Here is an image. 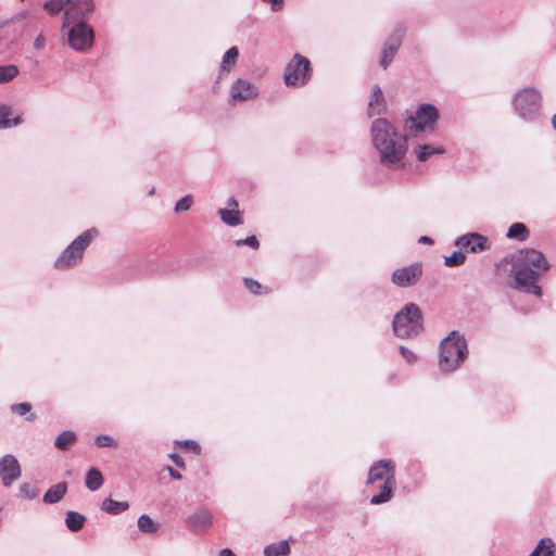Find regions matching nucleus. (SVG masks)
Returning <instances> with one entry per match:
<instances>
[{"label":"nucleus","mask_w":556,"mask_h":556,"mask_svg":"<svg viewBox=\"0 0 556 556\" xmlns=\"http://www.w3.org/2000/svg\"><path fill=\"white\" fill-rule=\"evenodd\" d=\"M548 268L549 265L541 252L534 249L519 251L514 264L515 288L541 295V288L536 282Z\"/></svg>","instance_id":"1"},{"label":"nucleus","mask_w":556,"mask_h":556,"mask_svg":"<svg viewBox=\"0 0 556 556\" xmlns=\"http://www.w3.org/2000/svg\"><path fill=\"white\" fill-rule=\"evenodd\" d=\"M383 481L381 491L370 498L372 505H379L391 500L395 489V464L391 459H381L369 469L367 484Z\"/></svg>","instance_id":"2"},{"label":"nucleus","mask_w":556,"mask_h":556,"mask_svg":"<svg viewBox=\"0 0 556 556\" xmlns=\"http://www.w3.org/2000/svg\"><path fill=\"white\" fill-rule=\"evenodd\" d=\"M465 339L453 331L445 338L440 346L439 366L442 371L451 372L457 369L467 356Z\"/></svg>","instance_id":"3"},{"label":"nucleus","mask_w":556,"mask_h":556,"mask_svg":"<svg viewBox=\"0 0 556 556\" xmlns=\"http://www.w3.org/2000/svg\"><path fill=\"white\" fill-rule=\"evenodd\" d=\"M394 333L400 338L417 336L422 330V318L419 307L406 304L393 319Z\"/></svg>","instance_id":"4"},{"label":"nucleus","mask_w":556,"mask_h":556,"mask_svg":"<svg viewBox=\"0 0 556 556\" xmlns=\"http://www.w3.org/2000/svg\"><path fill=\"white\" fill-rule=\"evenodd\" d=\"M97 235L98 231L92 228L78 236L58 257L54 263L55 268L64 270L78 264L83 260L86 248Z\"/></svg>","instance_id":"5"},{"label":"nucleus","mask_w":556,"mask_h":556,"mask_svg":"<svg viewBox=\"0 0 556 556\" xmlns=\"http://www.w3.org/2000/svg\"><path fill=\"white\" fill-rule=\"evenodd\" d=\"M438 117L439 112L435 106L431 104L420 105L416 114L405 121L406 135L416 137L424 131H433Z\"/></svg>","instance_id":"6"},{"label":"nucleus","mask_w":556,"mask_h":556,"mask_svg":"<svg viewBox=\"0 0 556 556\" xmlns=\"http://www.w3.org/2000/svg\"><path fill=\"white\" fill-rule=\"evenodd\" d=\"M312 75L311 62L301 54H294L285 70V84L291 87H301L307 84Z\"/></svg>","instance_id":"7"},{"label":"nucleus","mask_w":556,"mask_h":556,"mask_svg":"<svg viewBox=\"0 0 556 556\" xmlns=\"http://www.w3.org/2000/svg\"><path fill=\"white\" fill-rule=\"evenodd\" d=\"M514 105L522 118H532L540 111L541 96L533 88H525L515 96Z\"/></svg>","instance_id":"8"},{"label":"nucleus","mask_w":556,"mask_h":556,"mask_svg":"<svg viewBox=\"0 0 556 556\" xmlns=\"http://www.w3.org/2000/svg\"><path fill=\"white\" fill-rule=\"evenodd\" d=\"M68 45L76 51L89 50L94 41L93 29L86 22L73 25L67 34Z\"/></svg>","instance_id":"9"},{"label":"nucleus","mask_w":556,"mask_h":556,"mask_svg":"<svg viewBox=\"0 0 556 556\" xmlns=\"http://www.w3.org/2000/svg\"><path fill=\"white\" fill-rule=\"evenodd\" d=\"M93 9V0H68L64 12L63 28L71 24L75 25L80 21L85 22V18Z\"/></svg>","instance_id":"10"},{"label":"nucleus","mask_w":556,"mask_h":556,"mask_svg":"<svg viewBox=\"0 0 556 556\" xmlns=\"http://www.w3.org/2000/svg\"><path fill=\"white\" fill-rule=\"evenodd\" d=\"M422 276L421 263L410 264L397 268L393 271L391 281L401 288H407L416 285Z\"/></svg>","instance_id":"11"},{"label":"nucleus","mask_w":556,"mask_h":556,"mask_svg":"<svg viewBox=\"0 0 556 556\" xmlns=\"http://www.w3.org/2000/svg\"><path fill=\"white\" fill-rule=\"evenodd\" d=\"M386 147V151H379L381 161L390 164L399 163L406 153V139L395 132L387 140Z\"/></svg>","instance_id":"12"},{"label":"nucleus","mask_w":556,"mask_h":556,"mask_svg":"<svg viewBox=\"0 0 556 556\" xmlns=\"http://www.w3.org/2000/svg\"><path fill=\"white\" fill-rule=\"evenodd\" d=\"M393 126L384 118H378L372 123V142L378 151H386V142L395 135Z\"/></svg>","instance_id":"13"},{"label":"nucleus","mask_w":556,"mask_h":556,"mask_svg":"<svg viewBox=\"0 0 556 556\" xmlns=\"http://www.w3.org/2000/svg\"><path fill=\"white\" fill-rule=\"evenodd\" d=\"M455 244L464 252L477 253L490 249V241L486 237L471 232L459 237Z\"/></svg>","instance_id":"14"},{"label":"nucleus","mask_w":556,"mask_h":556,"mask_svg":"<svg viewBox=\"0 0 556 556\" xmlns=\"http://www.w3.org/2000/svg\"><path fill=\"white\" fill-rule=\"evenodd\" d=\"M21 477V467L17 459L13 455H5L0 459V478L4 486H9L12 482Z\"/></svg>","instance_id":"15"},{"label":"nucleus","mask_w":556,"mask_h":556,"mask_svg":"<svg viewBox=\"0 0 556 556\" xmlns=\"http://www.w3.org/2000/svg\"><path fill=\"white\" fill-rule=\"evenodd\" d=\"M402 33H395L386 42L380 58V65L383 68H387L393 61L399 48L402 45Z\"/></svg>","instance_id":"16"},{"label":"nucleus","mask_w":556,"mask_h":556,"mask_svg":"<svg viewBox=\"0 0 556 556\" xmlns=\"http://www.w3.org/2000/svg\"><path fill=\"white\" fill-rule=\"evenodd\" d=\"M255 86L249 81L238 79L231 87V98L238 101H245L256 97Z\"/></svg>","instance_id":"17"},{"label":"nucleus","mask_w":556,"mask_h":556,"mask_svg":"<svg viewBox=\"0 0 556 556\" xmlns=\"http://www.w3.org/2000/svg\"><path fill=\"white\" fill-rule=\"evenodd\" d=\"M386 109V102L383 93L379 86H375L372 90L371 99L368 103L369 115H379Z\"/></svg>","instance_id":"18"},{"label":"nucleus","mask_w":556,"mask_h":556,"mask_svg":"<svg viewBox=\"0 0 556 556\" xmlns=\"http://www.w3.org/2000/svg\"><path fill=\"white\" fill-rule=\"evenodd\" d=\"M67 491L66 482H60L51 486L43 495V502L48 504H54L61 501Z\"/></svg>","instance_id":"19"},{"label":"nucleus","mask_w":556,"mask_h":556,"mask_svg":"<svg viewBox=\"0 0 556 556\" xmlns=\"http://www.w3.org/2000/svg\"><path fill=\"white\" fill-rule=\"evenodd\" d=\"M129 508L128 502H117L112 498H105L101 504V509L110 515H117Z\"/></svg>","instance_id":"20"},{"label":"nucleus","mask_w":556,"mask_h":556,"mask_svg":"<svg viewBox=\"0 0 556 556\" xmlns=\"http://www.w3.org/2000/svg\"><path fill=\"white\" fill-rule=\"evenodd\" d=\"M555 544L549 538L542 539L529 556H554Z\"/></svg>","instance_id":"21"},{"label":"nucleus","mask_w":556,"mask_h":556,"mask_svg":"<svg viewBox=\"0 0 556 556\" xmlns=\"http://www.w3.org/2000/svg\"><path fill=\"white\" fill-rule=\"evenodd\" d=\"M290 546L288 541L273 543L264 548V556H288Z\"/></svg>","instance_id":"22"},{"label":"nucleus","mask_w":556,"mask_h":556,"mask_svg":"<svg viewBox=\"0 0 556 556\" xmlns=\"http://www.w3.org/2000/svg\"><path fill=\"white\" fill-rule=\"evenodd\" d=\"M219 216L222 220L229 226H238L242 224L241 212L235 208H220Z\"/></svg>","instance_id":"23"},{"label":"nucleus","mask_w":556,"mask_h":556,"mask_svg":"<svg viewBox=\"0 0 556 556\" xmlns=\"http://www.w3.org/2000/svg\"><path fill=\"white\" fill-rule=\"evenodd\" d=\"M11 108L8 105L0 106V129L1 128H10L12 126H17L22 123V116H16L13 119H10Z\"/></svg>","instance_id":"24"},{"label":"nucleus","mask_w":556,"mask_h":556,"mask_svg":"<svg viewBox=\"0 0 556 556\" xmlns=\"http://www.w3.org/2000/svg\"><path fill=\"white\" fill-rule=\"evenodd\" d=\"M76 434L73 431L67 430L63 431L56 437L54 445L61 451H66L72 444L76 442Z\"/></svg>","instance_id":"25"},{"label":"nucleus","mask_w":556,"mask_h":556,"mask_svg":"<svg viewBox=\"0 0 556 556\" xmlns=\"http://www.w3.org/2000/svg\"><path fill=\"white\" fill-rule=\"evenodd\" d=\"M85 520L86 518L79 513L72 510L66 513L65 523L71 531L76 532L83 529Z\"/></svg>","instance_id":"26"},{"label":"nucleus","mask_w":556,"mask_h":556,"mask_svg":"<svg viewBox=\"0 0 556 556\" xmlns=\"http://www.w3.org/2000/svg\"><path fill=\"white\" fill-rule=\"evenodd\" d=\"M445 150L442 147H433L431 144H422L418 147L417 159L420 162L427 161L433 154H442Z\"/></svg>","instance_id":"27"},{"label":"nucleus","mask_w":556,"mask_h":556,"mask_svg":"<svg viewBox=\"0 0 556 556\" xmlns=\"http://www.w3.org/2000/svg\"><path fill=\"white\" fill-rule=\"evenodd\" d=\"M102 484H103L102 473L96 468L89 469L87 477H86V486L90 491H96V490L100 489Z\"/></svg>","instance_id":"28"},{"label":"nucleus","mask_w":556,"mask_h":556,"mask_svg":"<svg viewBox=\"0 0 556 556\" xmlns=\"http://www.w3.org/2000/svg\"><path fill=\"white\" fill-rule=\"evenodd\" d=\"M191 523L195 528H208L212 525V515L207 510L197 511L191 518Z\"/></svg>","instance_id":"29"},{"label":"nucleus","mask_w":556,"mask_h":556,"mask_svg":"<svg viewBox=\"0 0 556 556\" xmlns=\"http://www.w3.org/2000/svg\"><path fill=\"white\" fill-rule=\"evenodd\" d=\"M507 237L525 241L529 237V230L525 224L514 223L507 231Z\"/></svg>","instance_id":"30"},{"label":"nucleus","mask_w":556,"mask_h":556,"mask_svg":"<svg viewBox=\"0 0 556 556\" xmlns=\"http://www.w3.org/2000/svg\"><path fill=\"white\" fill-rule=\"evenodd\" d=\"M239 55V51L236 47H231L226 51L223 56L222 68L224 71H229L232 65H235Z\"/></svg>","instance_id":"31"},{"label":"nucleus","mask_w":556,"mask_h":556,"mask_svg":"<svg viewBox=\"0 0 556 556\" xmlns=\"http://www.w3.org/2000/svg\"><path fill=\"white\" fill-rule=\"evenodd\" d=\"M138 528L144 533H154L157 531V525L148 515H141L139 517Z\"/></svg>","instance_id":"32"},{"label":"nucleus","mask_w":556,"mask_h":556,"mask_svg":"<svg viewBox=\"0 0 556 556\" xmlns=\"http://www.w3.org/2000/svg\"><path fill=\"white\" fill-rule=\"evenodd\" d=\"M18 75V68L15 65L0 66V84L8 83Z\"/></svg>","instance_id":"33"},{"label":"nucleus","mask_w":556,"mask_h":556,"mask_svg":"<svg viewBox=\"0 0 556 556\" xmlns=\"http://www.w3.org/2000/svg\"><path fill=\"white\" fill-rule=\"evenodd\" d=\"M67 2L68 0H49L45 3L43 8L48 13L54 15L62 10L65 11Z\"/></svg>","instance_id":"34"},{"label":"nucleus","mask_w":556,"mask_h":556,"mask_svg":"<svg viewBox=\"0 0 556 556\" xmlns=\"http://www.w3.org/2000/svg\"><path fill=\"white\" fill-rule=\"evenodd\" d=\"M466 260L464 251L454 252L452 255L446 256L444 260V264L448 267L459 266L464 264Z\"/></svg>","instance_id":"35"},{"label":"nucleus","mask_w":556,"mask_h":556,"mask_svg":"<svg viewBox=\"0 0 556 556\" xmlns=\"http://www.w3.org/2000/svg\"><path fill=\"white\" fill-rule=\"evenodd\" d=\"M243 283L245 288L254 295H261L263 292H266L265 287H263L260 282L251 278H244Z\"/></svg>","instance_id":"36"},{"label":"nucleus","mask_w":556,"mask_h":556,"mask_svg":"<svg viewBox=\"0 0 556 556\" xmlns=\"http://www.w3.org/2000/svg\"><path fill=\"white\" fill-rule=\"evenodd\" d=\"M236 247L248 245L254 250H257L260 242L255 236H249L245 239H239L235 241Z\"/></svg>","instance_id":"37"},{"label":"nucleus","mask_w":556,"mask_h":556,"mask_svg":"<svg viewBox=\"0 0 556 556\" xmlns=\"http://www.w3.org/2000/svg\"><path fill=\"white\" fill-rule=\"evenodd\" d=\"M96 445L98 447H111V446H116V442L114 441V439L110 435H98L96 438Z\"/></svg>","instance_id":"38"},{"label":"nucleus","mask_w":556,"mask_h":556,"mask_svg":"<svg viewBox=\"0 0 556 556\" xmlns=\"http://www.w3.org/2000/svg\"><path fill=\"white\" fill-rule=\"evenodd\" d=\"M177 444L179 446L184 447L185 450L190 451L197 455H199L201 453V446L195 441L186 440L182 442H177Z\"/></svg>","instance_id":"39"},{"label":"nucleus","mask_w":556,"mask_h":556,"mask_svg":"<svg viewBox=\"0 0 556 556\" xmlns=\"http://www.w3.org/2000/svg\"><path fill=\"white\" fill-rule=\"evenodd\" d=\"M11 410L15 414L24 416L31 410V405L27 402L13 404L11 406Z\"/></svg>","instance_id":"40"},{"label":"nucleus","mask_w":556,"mask_h":556,"mask_svg":"<svg viewBox=\"0 0 556 556\" xmlns=\"http://www.w3.org/2000/svg\"><path fill=\"white\" fill-rule=\"evenodd\" d=\"M192 204V198L190 195H186L181 198L175 206L176 212H185L188 211L191 207Z\"/></svg>","instance_id":"41"},{"label":"nucleus","mask_w":556,"mask_h":556,"mask_svg":"<svg viewBox=\"0 0 556 556\" xmlns=\"http://www.w3.org/2000/svg\"><path fill=\"white\" fill-rule=\"evenodd\" d=\"M21 492L22 494L27 498H34L39 494V491L33 486L31 484L25 483L21 485Z\"/></svg>","instance_id":"42"},{"label":"nucleus","mask_w":556,"mask_h":556,"mask_svg":"<svg viewBox=\"0 0 556 556\" xmlns=\"http://www.w3.org/2000/svg\"><path fill=\"white\" fill-rule=\"evenodd\" d=\"M263 2L269 3L271 5V10L277 12L282 10L283 0H262Z\"/></svg>","instance_id":"43"},{"label":"nucleus","mask_w":556,"mask_h":556,"mask_svg":"<svg viewBox=\"0 0 556 556\" xmlns=\"http://www.w3.org/2000/svg\"><path fill=\"white\" fill-rule=\"evenodd\" d=\"M400 352L403 355V357H405L409 363L416 361L415 354L412 351L407 350L406 348L401 346Z\"/></svg>","instance_id":"44"},{"label":"nucleus","mask_w":556,"mask_h":556,"mask_svg":"<svg viewBox=\"0 0 556 556\" xmlns=\"http://www.w3.org/2000/svg\"><path fill=\"white\" fill-rule=\"evenodd\" d=\"M169 458L172 459V462L180 469H185L186 466H185V463L182 460V458L177 455V454H170L169 455Z\"/></svg>","instance_id":"45"},{"label":"nucleus","mask_w":556,"mask_h":556,"mask_svg":"<svg viewBox=\"0 0 556 556\" xmlns=\"http://www.w3.org/2000/svg\"><path fill=\"white\" fill-rule=\"evenodd\" d=\"M166 469L172 478H174L176 480H180L182 478L181 475L178 471H176L175 469H173L170 466H167Z\"/></svg>","instance_id":"46"},{"label":"nucleus","mask_w":556,"mask_h":556,"mask_svg":"<svg viewBox=\"0 0 556 556\" xmlns=\"http://www.w3.org/2000/svg\"><path fill=\"white\" fill-rule=\"evenodd\" d=\"M418 242L420 243H426V244H431L433 241L430 237H427V236H421L419 239H418Z\"/></svg>","instance_id":"47"},{"label":"nucleus","mask_w":556,"mask_h":556,"mask_svg":"<svg viewBox=\"0 0 556 556\" xmlns=\"http://www.w3.org/2000/svg\"><path fill=\"white\" fill-rule=\"evenodd\" d=\"M227 204H228V206H229L230 208H235V210H237V208H238V202H237V200H236L235 198H230V199L228 200V203H227Z\"/></svg>","instance_id":"48"},{"label":"nucleus","mask_w":556,"mask_h":556,"mask_svg":"<svg viewBox=\"0 0 556 556\" xmlns=\"http://www.w3.org/2000/svg\"><path fill=\"white\" fill-rule=\"evenodd\" d=\"M219 556H236L231 549L224 548L220 551Z\"/></svg>","instance_id":"49"},{"label":"nucleus","mask_w":556,"mask_h":556,"mask_svg":"<svg viewBox=\"0 0 556 556\" xmlns=\"http://www.w3.org/2000/svg\"><path fill=\"white\" fill-rule=\"evenodd\" d=\"M43 39L41 37H38L36 40H35V47L36 48H41L43 46Z\"/></svg>","instance_id":"50"},{"label":"nucleus","mask_w":556,"mask_h":556,"mask_svg":"<svg viewBox=\"0 0 556 556\" xmlns=\"http://www.w3.org/2000/svg\"><path fill=\"white\" fill-rule=\"evenodd\" d=\"M552 125L556 129V114L552 117Z\"/></svg>","instance_id":"51"},{"label":"nucleus","mask_w":556,"mask_h":556,"mask_svg":"<svg viewBox=\"0 0 556 556\" xmlns=\"http://www.w3.org/2000/svg\"><path fill=\"white\" fill-rule=\"evenodd\" d=\"M36 419V415L35 414H30L28 417H27V420L29 421H33Z\"/></svg>","instance_id":"52"}]
</instances>
